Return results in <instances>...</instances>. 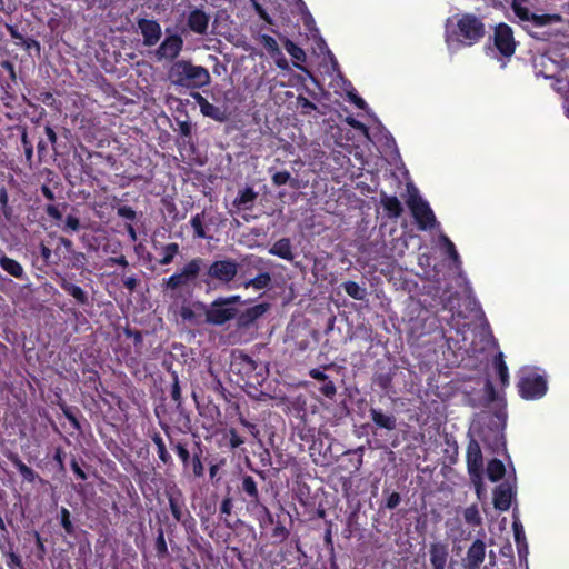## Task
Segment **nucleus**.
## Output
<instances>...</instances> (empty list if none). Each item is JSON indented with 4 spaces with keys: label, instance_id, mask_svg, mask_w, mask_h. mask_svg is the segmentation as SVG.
I'll return each mask as SVG.
<instances>
[{
    "label": "nucleus",
    "instance_id": "f257e3e1",
    "mask_svg": "<svg viewBox=\"0 0 569 569\" xmlns=\"http://www.w3.org/2000/svg\"><path fill=\"white\" fill-rule=\"evenodd\" d=\"M230 371L237 377L238 385L253 390H258L269 375L267 363L253 359L243 351L232 352Z\"/></svg>",
    "mask_w": 569,
    "mask_h": 569
},
{
    "label": "nucleus",
    "instance_id": "f03ea898",
    "mask_svg": "<svg viewBox=\"0 0 569 569\" xmlns=\"http://www.w3.org/2000/svg\"><path fill=\"white\" fill-rule=\"evenodd\" d=\"M171 84L187 89H200L210 83L211 77L207 68L194 66L188 60H178L169 69Z\"/></svg>",
    "mask_w": 569,
    "mask_h": 569
},
{
    "label": "nucleus",
    "instance_id": "7ed1b4c3",
    "mask_svg": "<svg viewBox=\"0 0 569 569\" xmlns=\"http://www.w3.org/2000/svg\"><path fill=\"white\" fill-rule=\"evenodd\" d=\"M483 20L473 13L457 16V22L451 31L452 38L461 46L471 47L479 43L486 36Z\"/></svg>",
    "mask_w": 569,
    "mask_h": 569
},
{
    "label": "nucleus",
    "instance_id": "20e7f679",
    "mask_svg": "<svg viewBox=\"0 0 569 569\" xmlns=\"http://www.w3.org/2000/svg\"><path fill=\"white\" fill-rule=\"evenodd\" d=\"M203 266L204 260L202 258L197 257L191 259L179 271L163 280L164 288L167 290L177 291L194 284Z\"/></svg>",
    "mask_w": 569,
    "mask_h": 569
},
{
    "label": "nucleus",
    "instance_id": "39448f33",
    "mask_svg": "<svg viewBox=\"0 0 569 569\" xmlns=\"http://www.w3.org/2000/svg\"><path fill=\"white\" fill-rule=\"evenodd\" d=\"M517 388L520 397L525 400L542 398L548 391V383L545 376L535 371H522Z\"/></svg>",
    "mask_w": 569,
    "mask_h": 569
},
{
    "label": "nucleus",
    "instance_id": "423d86ee",
    "mask_svg": "<svg viewBox=\"0 0 569 569\" xmlns=\"http://www.w3.org/2000/svg\"><path fill=\"white\" fill-rule=\"evenodd\" d=\"M466 461L471 482L478 497H480L483 488V456L480 445L475 439H471L467 446Z\"/></svg>",
    "mask_w": 569,
    "mask_h": 569
},
{
    "label": "nucleus",
    "instance_id": "0eeeda50",
    "mask_svg": "<svg viewBox=\"0 0 569 569\" xmlns=\"http://www.w3.org/2000/svg\"><path fill=\"white\" fill-rule=\"evenodd\" d=\"M239 273V264L236 260L226 258L214 260L207 269V279L203 280L210 286V280H216L222 286H229Z\"/></svg>",
    "mask_w": 569,
    "mask_h": 569
},
{
    "label": "nucleus",
    "instance_id": "6e6552de",
    "mask_svg": "<svg viewBox=\"0 0 569 569\" xmlns=\"http://www.w3.org/2000/svg\"><path fill=\"white\" fill-rule=\"evenodd\" d=\"M407 204L420 230L432 229L437 223L436 216L429 203L418 194H411Z\"/></svg>",
    "mask_w": 569,
    "mask_h": 569
},
{
    "label": "nucleus",
    "instance_id": "1a4fd4ad",
    "mask_svg": "<svg viewBox=\"0 0 569 569\" xmlns=\"http://www.w3.org/2000/svg\"><path fill=\"white\" fill-rule=\"evenodd\" d=\"M492 41L501 57L509 59L515 54L518 43L513 30L508 23L500 22L495 27Z\"/></svg>",
    "mask_w": 569,
    "mask_h": 569
},
{
    "label": "nucleus",
    "instance_id": "9d476101",
    "mask_svg": "<svg viewBox=\"0 0 569 569\" xmlns=\"http://www.w3.org/2000/svg\"><path fill=\"white\" fill-rule=\"evenodd\" d=\"M237 490L241 500L246 503L247 511H253L262 502L261 493L258 488V481L249 475H243L239 479Z\"/></svg>",
    "mask_w": 569,
    "mask_h": 569
},
{
    "label": "nucleus",
    "instance_id": "9b49d317",
    "mask_svg": "<svg viewBox=\"0 0 569 569\" xmlns=\"http://www.w3.org/2000/svg\"><path fill=\"white\" fill-rule=\"evenodd\" d=\"M204 317L207 323L221 327L237 317V307L224 305L219 297L206 308Z\"/></svg>",
    "mask_w": 569,
    "mask_h": 569
},
{
    "label": "nucleus",
    "instance_id": "f8f14e48",
    "mask_svg": "<svg viewBox=\"0 0 569 569\" xmlns=\"http://www.w3.org/2000/svg\"><path fill=\"white\" fill-rule=\"evenodd\" d=\"M270 309L269 302H261L239 311L237 309L236 329L240 332H246L257 328L258 320Z\"/></svg>",
    "mask_w": 569,
    "mask_h": 569
},
{
    "label": "nucleus",
    "instance_id": "ddd939ff",
    "mask_svg": "<svg viewBox=\"0 0 569 569\" xmlns=\"http://www.w3.org/2000/svg\"><path fill=\"white\" fill-rule=\"evenodd\" d=\"M166 496L168 498L171 515L177 522L186 526L188 519L192 520L191 513L186 507V500L181 489L174 487L170 490H166Z\"/></svg>",
    "mask_w": 569,
    "mask_h": 569
},
{
    "label": "nucleus",
    "instance_id": "4468645a",
    "mask_svg": "<svg viewBox=\"0 0 569 569\" xmlns=\"http://www.w3.org/2000/svg\"><path fill=\"white\" fill-rule=\"evenodd\" d=\"M161 428L164 431V433L169 440V445H170L171 449L179 458L182 470H183L184 467L188 466V462H189L192 453L194 452V441L190 445V442L186 438L174 439L171 436V428L167 423H161Z\"/></svg>",
    "mask_w": 569,
    "mask_h": 569
},
{
    "label": "nucleus",
    "instance_id": "2eb2a0df",
    "mask_svg": "<svg viewBox=\"0 0 569 569\" xmlns=\"http://www.w3.org/2000/svg\"><path fill=\"white\" fill-rule=\"evenodd\" d=\"M197 440H194V452L192 453L188 466L184 467L183 473L194 479H201L204 477L206 468L204 461L207 458L204 457V446L198 436H194Z\"/></svg>",
    "mask_w": 569,
    "mask_h": 569
},
{
    "label": "nucleus",
    "instance_id": "dca6fc26",
    "mask_svg": "<svg viewBox=\"0 0 569 569\" xmlns=\"http://www.w3.org/2000/svg\"><path fill=\"white\" fill-rule=\"evenodd\" d=\"M191 97L200 108V112L217 122H226L229 119V112L226 107H218L210 103L201 93L192 92Z\"/></svg>",
    "mask_w": 569,
    "mask_h": 569
},
{
    "label": "nucleus",
    "instance_id": "f3484780",
    "mask_svg": "<svg viewBox=\"0 0 569 569\" xmlns=\"http://www.w3.org/2000/svg\"><path fill=\"white\" fill-rule=\"evenodd\" d=\"M333 367V363L325 365L322 368H312L308 375L320 382L318 391L326 398L332 400L337 395V387L335 382L325 373V370Z\"/></svg>",
    "mask_w": 569,
    "mask_h": 569
},
{
    "label": "nucleus",
    "instance_id": "a211bd4d",
    "mask_svg": "<svg viewBox=\"0 0 569 569\" xmlns=\"http://www.w3.org/2000/svg\"><path fill=\"white\" fill-rule=\"evenodd\" d=\"M58 284L60 288L70 297L73 298L76 303L80 307L91 306V299L89 293L78 286L77 283L71 281V278L67 274L60 276L58 280Z\"/></svg>",
    "mask_w": 569,
    "mask_h": 569
},
{
    "label": "nucleus",
    "instance_id": "6ab92c4d",
    "mask_svg": "<svg viewBox=\"0 0 569 569\" xmlns=\"http://www.w3.org/2000/svg\"><path fill=\"white\" fill-rule=\"evenodd\" d=\"M138 28L143 37V44L152 47L159 42L161 38V26L157 20L140 18L137 21Z\"/></svg>",
    "mask_w": 569,
    "mask_h": 569
},
{
    "label": "nucleus",
    "instance_id": "aec40b11",
    "mask_svg": "<svg viewBox=\"0 0 569 569\" xmlns=\"http://www.w3.org/2000/svg\"><path fill=\"white\" fill-rule=\"evenodd\" d=\"M183 40L179 34L167 37L157 49V57L159 60L176 59L182 50Z\"/></svg>",
    "mask_w": 569,
    "mask_h": 569
},
{
    "label": "nucleus",
    "instance_id": "412c9836",
    "mask_svg": "<svg viewBox=\"0 0 569 569\" xmlns=\"http://www.w3.org/2000/svg\"><path fill=\"white\" fill-rule=\"evenodd\" d=\"M238 264L239 273L237 277L241 281L252 278L253 272L262 271L268 268L264 259L254 254L246 256Z\"/></svg>",
    "mask_w": 569,
    "mask_h": 569
},
{
    "label": "nucleus",
    "instance_id": "4be33fe9",
    "mask_svg": "<svg viewBox=\"0 0 569 569\" xmlns=\"http://www.w3.org/2000/svg\"><path fill=\"white\" fill-rule=\"evenodd\" d=\"M486 557V543L481 539H476L468 548L463 567L466 569H479Z\"/></svg>",
    "mask_w": 569,
    "mask_h": 569
},
{
    "label": "nucleus",
    "instance_id": "5701e85b",
    "mask_svg": "<svg viewBox=\"0 0 569 569\" xmlns=\"http://www.w3.org/2000/svg\"><path fill=\"white\" fill-rule=\"evenodd\" d=\"M148 436L156 447L157 456L159 461L167 467L173 466V458L167 448V443L162 435L156 430H149Z\"/></svg>",
    "mask_w": 569,
    "mask_h": 569
},
{
    "label": "nucleus",
    "instance_id": "b1692460",
    "mask_svg": "<svg viewBox=\"0 0 569 569\" xmlns=\"http://www.w3.org/2000/svg\"><path fill=\"white\" fill-rule=\"evenodd\" d=\"M210 17L202 9H193L187 18L189 29L198 34H206L209 26Z\"/></svg>",
    "mask_w": 569,
    "mask_h": 569
},
{
    "label": "nucleus",
    "instance_id": "393cba45",
    "mask_svg": "<svg viewBox=\"0 0 569 569\" xmlns=\"http://www.w3.org/2000/svg\"><path fill=\"white\" fill-rule=\"evenodd\" d=\"M512 489L508 485H500L493 491V506L500 511L509 510L512 502Z\"/></svg>",
    "mask_w": 569,
    "mask_h": 569
},
{
    "label": "nucleus",
    "instance_id": "a878e982",
    "mask_svg": "<svg viewBox=\"0 0 569 569\" xmlns=\"http://www.w3.org/2000/svg\"><path fill=\"white\" fill-rule=\"evenodd\" d=\"M380 203H381L387 217L390 219H397L403 212L401 202L395 196H388L386 192H381L380 193Z\"/></svg>",
    "mask_w": 569,
    "mask_h": 569
},
{
    "label": "nucleus",
    "instance_id": "bb28decb",
    "mask_svg": "<svg viewBox=\"0 0 569 569\" xmlns=\"http://www.w3.org/2000/svg\"><path fill=\"white\" fill-rule=\"evenodd\" d=\"M8 460L13 465V467L19 471L23 480L28 481L29 483H33L37 478H39L38 473L29 466H27L18 453L16 452H9L6 455Z\"/></svg>",
    "mask_w": 569,
    "mask_h": 569
},
{
    "label": "nucleus",
    "instance_id": "cd10ccee",
    "mask_svg": "<svg viewBox=\"0 0 569 569\" xmlns=\"http://www.w3.org/2000/svg\"><path fill=\"white\" fill-rule=\"evenodd\" d=\"M271 282V274L267 271V269H264L262 271H258L257 276L241 281L239 287L244 289L253 288L256 290H263L269 288Z\"/></svg>",
    "mask_w": 569,
    "mask_h": 569
},
{
    "label": "nucleus",
    "instance_id": "c85d7f7f",
    "mask_svg": "<svg viewBox=\"0 0 569 569\" xmlns=\"http://www.w3.org/2000/svg\"><path fill=\"white\" fill-rule=\"evenodd\" d=\"M369 413L371 420L378 428L386 429L388 431L396 429L397 418L393 415H386L377 408H370Z\"/></svg>",
    "mask_w": 569,
    "mask_h": 569
},
{
    "label": "nucleus",
    "instance_id": "c756f323",
    "mask_svg": "<svg viewBox=\"0 0 569 569\" xmlns=\"http://www.w3.org/2000/svg\"><path fill=\"white\" fill-rule=\"evenodd\" d=\"M430 562L433 569H445L448 559V548L441 542L430 546Z\"/></svg>",
    "mask_w": 569,
    "mask_h": 569
},
{
    "label": "nucleus",
    "instance_id": "7c9ffc66",
    "mask_svg": "<svg viewBox=\"0 0 569 569\" xmlns=\"http://www.w3.org/2000/svg\"><path fill=\"white\" fill-rule=\"evenodd\" d=\"M269 253L287 261H292L295 259L292 244L289 238H281L277 240L269 249Z\"/></svg>",
    "mask_w": 569,
    "mask_h": 569
},
{
    "label": "nucleus",
    "instance_id": "2f4dec72",
    "mask_svg": "<svg viewBox=\"0 0 569 569\" xmlns=\"http://www.w3.org/2000/svg\"><path fill=\"white\" fill-rule=\"evenodd\" d=\"M0 267L7 273H9L10 276H12L17 279H20V280L26 279V273H24V270H23V267L21 266V263L6 254L0 256Z\"/></svg>",
    "mask_w": 569,
    "mask_h": 569
},
{
    "label": "nucleus",
    "instance_id": "473e14b6",
    "mask_svg": "<svg viewBox=\"0 0 569 569\" xmlns=\"http://www.w3.org/2000/svg\"><path fill=\"white\" fill-rule=\"evenodd\" d=\"M257 197L258 192H256L253 188L247 187L239 191L238 196L233 200V206L243 210L251 209Z\"/></svg>",
    "mask_w": 569,
    "mask_h": 569
},
{
    "label": "nucleus",
    "instance_id": "72a5a7b5",
    "mask_svg": "<svg viewBox=\"0 0 569 569\" xmlns=\"http://www.w3.org/2000/svg\"><path fill=\"white\" fill-rule=\"evenodd\" d=\"M223 439L226 440V446L231 451L239 449L242 445L246 443V437L241 435L234 427L226 428Z\"/></svg>",
    "mask_w": 569,
    "mask_h": 569
},
{
    "label": "nucleus",
    "instance_id": "f704fd0d",
    "mask_svg": "<svg viewBox=\"0 0 569 569\" xmlns=\"http://www.w3.org/2000/svg\"><path fill=\"white\" fill-rule=\"evenodd\" d=\"M506 467L503 462L497 458L491 459L487 466V476L490 481L497 482L505 477Z\"/></svg>",
    "mask_w": 569,
    "mask_h": 569
},
{
    "label": "nucleus",
    "instance_id": "c9c22d12",
    "mask_svg": "<svg viewBox=\"0 0 569 569\" xmlns=\"http://www.w3.org/2000/svg\"><path fill=\"white\" fill-rule=\"evenodd\" d=\"M249 513L256 517L260 527L273 525L276 522L273 515L264 503L258 506L253 511H249Z\"/></svg>",
    "mask_w": 569,
    "mask_h": 569
},
{
    "label": "nucleus",
    "instance_id": "e433bc0d",
    "mask_svg": "<svg viewBox=\"0 0 569 569\" xmlns=\"http://www.w3.org/2000/svg\"><path fill=\"white\" fill-rule=\"evenodd\" d=\"M341 286L345 292L356 300H365L367 297V289L359 286L356 281H345Z\"/></svg>",
    "mask_w": 569,
    "mask_h": 569
},
{
    "label": "nucleus",
    "instance_id": "4c0bfd02",
    "mask_svg": "<svg viewBox=\"0 0 569 569\" xmlns=\"http://www.w3.org/2000/svg\"><path fill=\"white\" fill-rule=\"evenodd\" d=\"M191 228L193 229V237L198 239H209L204 229V211L194 214L190 220Z\"/></svg>",
    "mask_w": 569,
    "mask_h": 569
},
{
    "label": "nucleus",
    "instance_id": "58836bf2",
    "mask_svg": "<svg viewBox=\"0 0 569 569\" xmlns=\"http://www.w3.org/2000/svg\"><path fill=\"white\" fill-rule=\"evenodd\" d=\"M493 365L497 370V375L501 381L502 387L508 386L509 383V373H508V367L505 361V357L502 352H498L495 356Z\"/></svg>",
    "mask_w": 569,
    "mask_h": 569
},
{
    "label": "nucleus",
    "instance_id": "ea45409f",
    "mask_svg": "<svg viewBox=\"0 0 569 569\" xmlns=\"http://www.w3.org/2000/svg\"><path fill=\"white\" fill-rule=\"evenodd\" d=\"M463 519L466 523L472 527H478L482 523V517L480 515L479 508L476 503L467 507L463 510Z\"/></svg>",
    "mask_w": 569,
    "mask_h": 569
},
{
    "label": "nucleus",
    "instance_id": "a19ab883",
    "mask_svg": "<svg viewBox=\"0 0 569 569\" xmlns=\"http://www.w3.org/2000/svg\"><path fill=\"white\" fill-rule=\"evenodd\" d=\"M180 247L177 242H170L162 248V257L159 260V264H170L174 257L179 253Z\"/></svg>",
    "mask_w": 569,
    "mask_h": 569
},
{
    "label": "nucleus",
    "instance_id": "79ce46f5",
    "mask_svg": "<svg viewBox=\"0 0 569 569\" xmlns=\"http://www.w3.org/2000/svg\"><path fill=\"white\" fill-rule=\"evenodd\" d=\"M561 20V17L559 14H536L532 13L530 16L529 22H531L535 27H545L548 24H551L552 22H558Z\"/></svg>",
    "mask_w": 569,
    "mask_h": 569
},
{
    "label": "nucleus",
    "instance_id": "37998d69",
    "mask_svg": "<svg viewBox=\"0 0 569 569\" xmlns=\"http://www.w3.org/2000/svg\"><path fill=\"white\" fill-rule=\"evenodd\" d=\"M60 525L67 535L73 536L76 533V526L71 519V513L66 507L60 508Z\"/></svg>",
    "mask_w": 569,
    "mask_h": 569
},
{
    "label": "nucleus",
    "instance_id": "c03bdc74",
    "mask_svg": "<svg viewBox=\"0 0 569 569\" xmlns=\"http://www.w3.org/2000/svg\"><path fill=\"white\" fill-rule=\"evenodd\" d=\"M286 51L292 57V59L305 62L307 59L306 52L293 41L287 39L283 43Z\"/></svg>",
    "mask_w": 569,
    "mask_h": 569
},
{
    "label": "nucleus",
    "instance_id": "a18cd8bd",
    "mask_svg": "<svg viewBox=\"0 0 569 569\" xmlns=\"http://www.w3.org/2000/svg\"><path fill=\"white\" fill-rule=\"evenodd\" d=\"M154 549L157 551L158 558L160 559L166 558L169 555L168 546L164 538V531L161 527H159L157 530Z\"/></svg>",
    "mask_w": 569,
    "mask_h": 569
},
{
    "label": "nucleus",
    "instance_id": "49530a36",
    "mask_svg": "<svg viewBox=\"0 0 569 569\" xmlns=\"http://www.w3.org/2000/svg\"><path fill=\"white\" fill-rule=\"evenodd\" d=\"M274 528L271 532V538L273 539V543L279 545L283 543L290 535V531L286 528V526L281 521H276Z\"/></svg>",
    "mask_w": 569,
    "mask_h": 569
},
{
    "label": "nucleus",
    "instance_id": "de8ad7c7",
    "mask_svg": "<svg viewBox=\"0 0 569 569\" xmlns=\"http://www.w3.org/2000/svg\"><path fill=\"white\" fill-rule=\"evenodd\" d=\"M171 377H172V385H171L170 396H171V399L174 401L177 408H180L181 403H182V396H181V388H180V383H179V377L176 371L171 372Z\"/></svg>",
    "mask_w": 569,
    "mask_h": 569
},
{
    "label": "nucleus",
    "instance_id": "09e8293b",
    "mask_svg": "<svg viewBox=\"0 0 569 569\" xmlns=\"http://www.w3.org/2000/svg\"><path fill=\"white\" fill-rule=\"evenodd\" d=\"M271 181L274 186L280 187L290 182L291 187L296 188V183H293V179L289 171H277L272 174Z\"/></svg>",
    "mask_w": 569,
    "mask_h": 569
},
{
    "label": "nucleus",
    "instance_id": "8fccbe9b",
    "mask_svg": "<svg viewBox=\"0 0 569 569\" xmlns=\"http://www.w3.org/2000/svg\"><path fill=\"white\" fill-rule=\"evenodd\" d=\"M297 104L301 109V114L309 116L312 111H316L318 107L306 97L299 94L297 97Z\"/></svg>",
    "mask_w": 569,
    "mask_h": 569
},
{
    "label": "nucleus",
    "instance_id": "3c124183",
    "mask_svg": "<svg viewBox=\"0 0 569 569\" xmlns=\"http://www.w3.org/2000/svg\"><path fill=\"white\" fill-rule=\"evenodd\" d=\"M393 375L391 372L379 373L375 378L376 385L383 391H389L392 386Z\"/></svg>",
    "mask_w": 569,
    "mask_h": 569
},
{
    "label": "nucleus",
    "instance_id": "603ef678",
    "mask_svg": "<svg viewBox=\"0 0 569 569\" xmlns=\"http://www.w3.org/2000/svg\"><path fill=\"white\" fill-rule=\"evenodd\" d=\"M238 420H239L240 425L243 426V428H246L247 431L254 439L260 440V430H259V427L256 423L250 422L249 420H247L242 413L239 415Z\"/></svg>",
    "mask_w": 569,
    "mask_h": 569
},
{
    "label": "nucleus",
    "instance_id": "864d4df0",
    "mask_svg": "<svg viewBox=\"0 0 569 569\" xmlns=\"http://www.w3.org/2000/svg\"><path fill=\"white\" fill-rule=\"evenodd\" d=\"M81 465L86 466V462L82 459H80L79 461L76 457H72L70 461L71 470L73 471L78 479L84 481L88 479V476L86 471L82 469Z\"/></svg>",
    "mask_w": 569,
    "mask_h": 569
},
{
    "label": "nucleus",
    "instance_id": "5fc2aeb1",
    "mask_svg": "<svg viewBox=\"0 0 569 569\" xmlns=\"http://www.w3.org/2000/svg\"><path fill=\"white\" fill-rule=\"evenodd\" d=\"M9 197H8V192L4 188H2L0 190V206H1V210H2V213L3 216L10 220L11 219V216H12V208L9 206Z\"/></svg>",
    "mask_w": 569,
    "mask_h": 569
},
{
    "label": "nucleus",
    "instance_id": "6e6d98bb",
    "mask_svg": "<svg viewBox=\"0 0 569 569\" xmlns=\"http://www.w3.org/2000/svg\"><path fill=\"white\" fill-rule=\"evenodd\" d=\"M440 241L446 247L449 258H451L455 262L459 261V253L453 242L446 234L440 236Z\"/></svg>",
    "mask_w": 569,
    "mask_h": 569
},
{
    "label": "nucleus",
    "instance_id": "4d7b16f0",
    "mask_svg": "<svg viewBox=\"0 0 569 569\" xmlns=\"http://www.w3.org/2000/svg\"><path fill=\"white\" fill-rule=\"evenodd\" d=\"M61 410L63 412V416L68 419V421L73 427V429L81 430L80 421L78 420L77 416L74 415L73 409L63 405V406H61Z\"/></svg>",
    "mask_w": 569,
    "mask_h": 569
},
{
    "label": "nucleus",
    "instance_id": "13d9d810",
    "mask_svg": "<svg viewBox=\"0 0 569 569\" xmlns=\"http://www.w3.org/2000/svg\"><path fill=\"white\" fill-rule=\"evenodd\" d=\"M80 220L76 216L68 214L64 221V227L62 228L66 232H76L80 229Z\"/></svg>",
    "mask_w": 569,
    "mask_h": 569
},
{
    "label": "nucleus",
    "instance_id": "bf43d9fd",
    "mask_svg": "<svg viewBox=\"0 0 569 569\" xmlns=\"http://www.w3.org/2000/svg\"><path fill=\"white\" fill-rule=\"evenodd\" d=\"M17 44L23 47L28 51L34 50L37 54H39L41 51L40 42L33 38L24 37L23 40Z\"/></svg>",
    "mask_w": 569,
    "mask_h": 569
},
{
    "label": "nucleus",
    "instance_id": "052dcab7",
    "mask_svg": "<svg viewBox=\"0 0 569 569\" xmlns=\"http://www.w3.org/2000/svg\"><path fill=\"white\" fill-rule=\"evenodd\" d=\"M70 261H71L72 268L82 269L87 262V258L83 252L72 251Z\"/></svg>",
    "mask_w": 569,
    "mask_h": 569
},
{
    "label": "nucleus",
    "instance_id": "680f3d73",
    "mask_svg": "<svg viewBox=\"0 0 569 569\" xmlns=\"http://www.w3.org/2000/svg\"><path fill=\"white\" fill-rule=\"evenodd\" d=\"M117 214L129 221H133L137 218L136 211L130 206L119 207L117 209Z\"/></svg>",
    "mask_w": 569,
    "mask_h": 569
},
{
    "label": "nucleus",
    "instance_id": "e2e57ef3",
    "mask_svg": "<svg viewBox=\"0 0 569 569\" xmlns=\"http://www.w3.org/2000/svg\"><path fill=\"white\" fill-rule=\"evenodd\" d=\"M222 302L227 306L236 307L237 305H246L249 300H242L240 295H232L228 297H220Z\"/></svg>",
    "mask_w": 569,
    "mask_h": 569
},
{
    "label": "nucleus",
    "instance_id": "0e129e2a",
    "mask_svg": "<svg viewBox=\"0 0 569 569\" xmlns=\"http://www.w3.org/2000/svg\"><path fill=\"white\" fill-rule=\"evenodd\" d=\"M177 124L179 127V133L183 138H191L192 134V126L188 120H177Z\"/></svg>",
    "mask_w": 569,
    "mask_h": 569
},
{
    "label": "nucleus",
    "instance_id": "69168bd1",
    "mask_svg": "<svg viewBox=\"0 0 569 569\" xmlns=\"http://www.w3.org/2000/svg\"><path fill=\"white\" fill-rule=\"evenodd\" d=\"M7 566L10 569H14V567L22 568V560L20 556L13 551L7 553Z\"/></svg>",
    "mask_w": 569,
    "mask_h": 569
},
{
    "label": "nucleus",
    "instance_id": "338daca9",
    "mask_svg": "<svg viewBox=\"0 0 569 569\" xmlns=\"http://www.w3.org/2000/svg\"><path fill=\"white\" fill-rule=\"evenodd\" d=\"M401 502V497L398 492H392L388 496L385 507L389 510L397 508Z\"/></svg>",
    "mask_w": 569,
    "mask_h": 569
},
{
    "label": "nucleus",
    "instance_id": "774afa93",
    "mask_svg": "<svg viewBox=\"0 0 569 569\" xmlns=\"http://www.w3.org/2000/svg\"><path fill=\"white\" fill-rule=\"evenodd\" d=\"M233 501L231 497H224L220 503L219 510L222 515H231Z\"/></svg>",
    "mask_w": 569,
    "mask_h": 569
}]
</instances>
